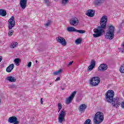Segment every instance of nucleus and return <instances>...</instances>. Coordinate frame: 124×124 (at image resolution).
Wrapping results in <instances>:
<instances>
[{
    "instance_id": "30",
    "label": "nucleus",
    "mask_w": 124,
    "mask_h": 124,
    "mask_svg": "<svg viewBox=\"0 0 124 124\" xmlns=\"http://www.w3.org/2000/svg\"><path fill=\"white\" fill-rule=\"evenodd\" d=\"M58 113L60 112V111L62 109V104L60 103H59L58 104Z\"/></svg>"
},
{
    "instance_id": "28",
    "label": "nucleus",
    "mask_w": 124,
    "mask_h": 124,
    "mask_svg": "<svg viewBox=\"0 0 124 124\" xmlns=\"http://www.w3.org/2000/svg\"><path fill=\"white\" fill-rule=\"evenodd\" d=\"M14 32V30H10L8 33V36H12Z\"/></svg>"
},
{
    "instance_id": "31",
    "label": "nucleus",
    "mask_w": 124,
    "mask_h": 124,
    "mask_svg": "<svg viewBox=\"0 0 124 124\" xmlns=\"http://www.w3.org/2000/svg\"><path fill=\"white\" fill-rule=\"evenodd\" d=\"M91 122H92L91 119H88L84 122V123L83 124H92V123H91Z\"/></svg>"
},
{
    "instance_id": "9",
    "label": "nucleus",
    "mask_w": 124,
    "mask_h": 124,
    "mask_svg": "<svg viewBox=\"0 0 124 124\" xmlns=\"http://www.w3.org/2000/svg\"><path fill=\"white\" fill-rule=\"evenodd\" d=\"M56 40L57 42L60 43L62 46H66V41L63 37L58 36L56 37Z\"/></svg>"
},
{
    "instance_id": "41",
    "label": "nucleus",
    "mask_w": 124,
    "mask_h": 124,
    "mask_svg": "<svg viewBox=\"0 0 124 124\" xmlns=\"http://www.w3.org/2000/svg\"><path fill=\"white\" fill-rule=\"evenodd\" d=\"M41 104H43V99L42 98H41Z\"/></svg>"
},
{
    "instance_id": "23",
    "label": "nucleus",
    "mask_w": 124,
    "mask_h": 124,
    "mask_svg": "<svg viewBox=\"0 0 124 124\" xmlns=\"http://www.w3.org/2000/svg\"><path fill=\"white\" fill-rule=\"evenodd\" d=\"M15 63H16V65H19V63H20V62H21V59L19 58H16L14 61Z\"/></svg>"
},
{
    "instance_id": "14",
    "label": "nucleus",
    "mask_w": 124,
    "mask_h": 124,
    "mask_svg": "<svg viewBox=\"0 0 124 124\" xmlns=\"http://www.w3.org/2000/svg\"><path fill=\"white\" fill-rule=\"evenodd\" d=\"M95 12L93 10L89 9L86 11V15L88 16V17H93L94 16V14Z\"/></svg>"
},
{
    "instance_id": "22",
    "label": "nucleus",
    "mask_w": 124,
    "mask_h": 124,
    "mask_svg": "<svg viewBox=\"0 0 124 124\" xmlns=\"http://www.w3.org/2000/svg\"><path fill=\"white\" fill-rule=\"evenodd\" d=\"M69 2V0H62L61 4L62 6H65Z\"/></svg>"
},
{
    "instance_id": "43",
    "label": "nucleus",
    "mask_w": 124,
    "mask_h": 124,
    "mask_svg": "<svg viewBox=\"0 0 124 124\" xmlns=\"http://www.w3.org/2000/svg\"><path fill=\"white\" fill-rule=\"evenodd\" d=\"M62 91H64V88H62Z\"/></svg>"
},
{
    "instance_id": "35",
    "label": "nucleus",
    "mask_w": 124,
    "mask_h": 124,
    "mask_svg": "<svg viewBox=\"0 0 124 124\" xmlns=\"http://www.w3.org/2000/svg\"><path fill=\"white\" fill-rule=\"evenodd\" d=\"M121 107L123 109H124V101L121 103Z\"/></svg>"
},
{
    "instance_id": "5",
    "label": "nucleus",
    "mask_w": 124,
    "mask_h": 124,
    "mask_svg": "<svg viewBox=\"0 0 124 124\" xmlns=\"http://www.w3.org/2000/svg\"><path fill=\"white\" fill-rule=\"evenodd\" d=\"M99 83H100V78H99V77H94L90 79V84L92 87L98 86Z\"/></svg>"
},
{
    "instance_id": "16",
    "label": "nucleus",
    "mask_w": 124,
    "mask_h": 124,
    "mask_svg": "<svg viewBox=\"0 0 124 124\" xmlns=\"http://www.w3.org/2000/svg\"><path fill=\"white\" fill-rule=\"evenodd\" d=\"M86 109H87V105L82 104L79 106V112H81V113H83V112H85Z\"/></svg>"
},
{
    "instance_id": "25",
    "label": "nucleus",
    "mask_w": 124,
    "mask_h": 124,
    "mask_svg": "<svg viewBox=\"0 0 124 124\" xmlns=\"http://www.w3.org/2000/svg\"><path fill=\"white\" fill-rule=\"evenodd\" d=\"M62 72V69H60L59 70L56 71L53 73V75L57 76L61 74Z\"/></svg>"
},
{
    "instance_id": "44",
    "label": "nucleus",
    "mask_w": 124,
    "mask_h": 124,
    "mask_svg": "<svg viewBox=\"0 0 124 124\" xmlns=\"http://www.w3.org/2000/svg\"><path fill=\"white\" fill-rule=\"evenodd\" d=\"M36 62H37V61H36Z\"/></svg>"
},
{
    "instance_id": "32",
    "label": "nucleus",
    "mask_w": 124,
    "mask_h": 124,
    "mask_svg": "<svg viewBox=\"0 0 124 124\" xmlns=\"http://www.w3.org/2000/svg\"><path fill=\"white\" fill-rule=\"evenodd\" d=\"M51 25V21H48L46 23V24H45V27L46 28H47V27H49Z\"/></svg>"
},
{
    "instance_id": "33",
    "label": "nucleus",
    "mask_w": 124,
    "mask_h": 124,
    "mask_svg": "<svg viewBox=\"0 0 124 124\" xmlns=\"http://www.w3.org/2000/svg\"><path fill=\"white\" fill-rule=\"evenodd\" d=\"M16 85L15 84H12L9 86L10 89H16Z\"/></svg>"
},
{
    "instance_id": "13",
    "label": "nucleus",
    "mask_w": 124,
    "mask_h": 124,
    "mask_svg": "<svg viewBox=\"0 0 124 124\" xmlns=\"http://www.w3.org/2000/svg\"><path fill=\"white\" fill-rule=\"evenodd\" d=\"M95 66V61L93 60L91 61V64L89 66L87 70L88 71H92Z\"/></svg>"
},
{
    "instance_id": "1",
    "label": "nucleus",
    "mask_w": 124,
    "mask_h": 124,
    "mask_svg": "<svg viewBox=\"0 0 124 124\" xmlns=\"http://www.w3.org/2000/svg\"><path fill=\"white\" fill-rule=\"evenodd\" d=\"M107 21H108V17L106 16H103L100 21V26L97 28L93 30L95 33L93 34V37H99L102 35L103 32H105V29H106V25H107Z\"/></svg>"
},
{
    "instance_id": "10",
    "label": "nucleus",
    "mask_w": 124,
    "mask_h": 124,
    "mask_svg": "<svg viewBox=\"0 0 124 124\" xmlns=\"http://www.w3.org/2000/svg\"><path fill=\"white\" fill-rule=\"evenodd\" d=\"M8 122L10 124H20V122L18 121V118L15 116L10 117L8 119Z\"/></svg>"
},
{
    "instance_id": "39",
    "label": "nucleus",
    "mask_w": 124,
    "mask_h": 124,
    "mask_svg": "<svg viewBox=\"0 0 124 124\" xmlns=\"http://www.w3.org/2000/svg\"><path fill=\"white\" fill-rule=\"evenodd\" d=\"M61 78L60 77H58L55 80V82H57V81H60Z\"/></svg>"
},
{
    "instance_id": "6",
    "label": "nucleus",
    "mask_w": 124,
    "mask_h": 124,
    "mask_svg": "<svg viewBox=\"0 0 124 124\" xmlns=\"http://www.w3.org/2000/svg\"><path fill=\"white\" fill-rule=\"evenodd\" d=\"M66 115V113L65 112V110H64V109H62L58 117V123H59V124H62V122H64L65 121L64 118H65Z\"/></svg>"
},
{
    "instance_id": "8",
    "label": "nucleus",
    "mask_w": 124,
    "mask_h": 124,
    "mask_svg": "<svg viewBox=\"0 0 124 124\" xmlns=\"http://www.w3.org/2000/svg\"><path fill=\"white\" fill-rule=\"evenodd\" d=\"M8 29L12 30V28L15 27V17L12 16L8 20Z\"/></svg>"
},
{
    "instance_id": "11",
    "label": "nucleus",
    "mask_w": 124,
    "mask_h": 124,
    "mask_svg": "<svg viewBox=\"0 0 124 124\" xmlns=\"http://www.w3.org/2000/svg\"><path fill=\"white\" fill-rule=\"evenodd\" d=\"M70 24L72 26H74L76 27V26L78 25V24H79V20L77 17H73L70 19Z\"/></svg>"
},
{
    "instance_id": "26",
    "label": "nucleus",
    "mask_w": 124,
    "mask_h": 124,
    "mask_svg": "<svg viewBox=\"0 0 124 124\" xmlns=\"http://www.w3.org/2000/svg\"><path fill=\"white\" fill-rule=\"evenodd\" d=\"M82 43V39L81 38H78L75 41L76 44H77L78 45L79 44H81Z\"/></svg>"
},
{
    "instance_id": "29",
    "label": "nucleus",
    "mask_w": 124,
    "mask_h": 124,
    "mask_svg": "<svg viewBox=\"0 0 124 124\" xmlns=\"http://www.w3.org/2000/svg\"><path fill=\"white\" fill-rule=\"evenodd\" d=\"M120 71L121 73H124V64L122 65L120 68Z\"/></svg>"
},
{
    "instance_id": "27",
    "label": "nucleus",
    "mask_w": 124,
    "mask_h": 124,
    "mask_svg": "<svg viewBox=\"0 0 124 124\" xmlns=\"http://www.w3.org/2000/svg\"><path fill=\"white\" fill-rule=\"evenodd\" d=\"M76 32H78V33L83 34L85 33V32H86V31L85 30H78L77 29Z\"/></svg>"
},
{
    "instance_id": "40",
    "label": "nucleus",
    "mask_w": 124,
    "mask_h": 124,
    "mask_svg": "<svg viewBox=\"0 0 124 124\" xmlns=\"http://www.w3.org/2000/svg\"><path fill=\"white\" fill-rule=\"evenodd\" d=\"M1 61H2V56H0V62H1Z\"/></svg>"
},
{
    "instance_id": "34",
    "label": "nucleus",
    "mask_w": 124,
    "mask_h": 124,
    "mask_svg": "<svg viewBox=\"0 0 124 124\" xmlns=\"http://www.w3.org/2000/svg\"><path fill=\"white\" fill-rule=\"evenodd\" d=\"M45 2L46 3V4L48 6L50 5V4H51V3H50V1H49V0H45Z\"/></svg>"
},
{
    "instance_id": "3",
    "label": "nucleus",
    "mask_w": 124,
    "mask_h": 124,
    "mask_svg": "<svg viewBox=\"0 0 124 124\" xmlns=\"http://www.w3.org/2000/svg\"><path fill=\"white\" fill-rule=\"evenodd\" d=\"M114 33H115V26H113L111 24L108 25V30L105 36V38L109 39V40H112L115 37Z\"/></svg>"
},
{
    "instance_id": "7",
    "label": "nucleus",
    "mask_w": 124,
    "mask_h": 124,
    "mask_svg": "<svg viewBox=\"0 0 124 124\" xmlns=\"http://www.w3.org/2000/svg\"><path fill=\"white\" fill-rule=\"evenodd\" d=\"M76 93H77V92L76 91H74L72 94H71L70 96H69L67 99H66L65 101V104L67 105H68L72 102V101L73 100V98L75 97V95H76Z\"/></svg>"
},
{
    "instance_id": "42",
    "label": "nucleus",
    "mask_w": 124,
    "mask_h": 124,
    "mask_svg": "<svg viewBox=\"0 0 124 124\" xmlns=\"http://www.w3.org/2000/svg\"><path fill=\"white\" fill-rule=\"evenodd\" d=\"M122 46L124 47V42L122 44Z\"/></svg>"
},
{
    "instance_id": "2",
    "label": "nucleus",
    "mask_w": 124,
    "mask_h": 124,
    "mask_svg": "<svg viewBox=\"0 0 124 124\" xmlns=\"http://www.w3.org/2000/svg\"><path fill=\"white\" fill-rule=\"evenodd\" d=\"M106 99L108 102L111 103L112 102V105L115 108H118L121 105L122 103H121V100L120 98L116 97L114 98V95H115V93L113 90H108L106 93Z\"/></svg>"
},
{
    "instance_id": "19",
    "label": "nucleus",
    "mask_w": 124,
    "mask_h": 124,
    "mask_svg": "<svg viewBox=\"0 0 124 124\" xmlns=\"http://www.w3.org/2000/svg\"><path fill=\"white\" fill-rule=\"evenodd\" d=\"M76 30L74 27H69L67 28V31L69 32H73L74 31L76 32Z\"/></svg>"
},
{
    "instance_id": "36",
    "label": "nucleus",
    "mask_w": 124,
    "mask_h": 124,
    "mask_svg": "<svg viewBox=\"0 0 124 124\" xmlns=\"http://www.w3.org/2000/svg\"><path fill=\"white\" fill-rule=\"evenodd\" d=\"M27 66L31 67V62H29L27 64Z\"/></svg>"
},
{
    "instance_id": "4",
    "label": "nucleus",
    "mask_w": 124,
    "mask_h": 124,
    "mask_svg": "<svg viewBox=\"0 0 124 124\" xmlns=\"http://www.w3.org/2000/svg\"><path fill=\"white\" fill-rule=\"evenodd\" d=\"M104 120V115L101 112H97L93 118V124H101Z\"/></svg>"
},
{
    "instance_id": "12",
    "label": "nucleus",
    "mask_w": 124,
    "mask_h": 124,
    "mask_svg": "<svg viewBox=\"0 0 124 124\" xmlns=\"http://www.w3.org/2000/svg\"><path fill=\"white\" fill-rule=\"evenodd\" d=\"M108 68V66L107 64L105 63H102L100 65V66L98 68V70L99 71H101V72L103 71H105V70H107Z\"/></svg>"
},
{
    "instance_id": "15",
    "label": "nucleus",
    "mask_w": 124,
    "mask_h": 124,
    "mask_svg": "<svg viewBox=\"0 0 124 124\" xmlns=\"http://www.w3.org/2000/svg\"><path fill=\"white\" fill-rule=\"evenodd\" d=\"M28 2V0H20V5L22 9H25L27 7V3Z\"/></svg>"
},
{
    "instance_id": "38",
    "label": "nucleus",
    "mask_w": 124,
    "mask_h": 124,
    "mask_svg": "<svg viewBox=\"0 0 124 124\" xmlns=\"http://www.w3.org/2000/svg\"><path fill=\"white\" fill-rule=\"evenodd\" d=\"M119 49H120V51H121L122 53H124V49L121 48H119Z\"/></svg>"
},
{
    "instance_id": "18",
    "label": "nucleus",
    "mask_w": 124,
    "mask_h": 124,
    "mask_svg": "<svg viewBox=\"0 0 124 124\" xmlns=\"http://www.w3.org/2000/svg\"><path fill=\"white\" fill-rule=\"evenodd\" d=\"M6 79L9 82H16V78H15V77H12V76L8 77Z\"/></svg>"
},
{
    "instance_id": "45",
    "label": "nucleus",
    "mask_w": 124,
    "mask_h": 124,
    "mask_svg": "<svg viewBox=\"0 0 124 124\" xmlns=\"http://www.w3.org/2000/svg\"><path fill=\"white\" fill-rule=\"evenodd\" d=\"M50 85H52V83H50Z\"/></svg>"
},
{
    "instance_id": "21",
    "label": "nucleus",
    "mask_w": 124,
    "mask_h": 124,
    "mask_svg": "<svg viewBox=\"0 0 124 124\" xmlns=\"http://www.w3.org/2000/svg\"><path fill=\"white\" fill-rule=\"evenodd\" d=\"M6 11L3 9H0V16H3L4 17V16H6Z\"/></svg>"
},
{
    "instance_id": "37",
    "label": "nucleus",
    "mask_w": 124,
    "mask_h": 124,
    "mask_svg": "<svg viewBox=\"0 0 124 124\" xmlns=\"http://www.w3.org/2000/svg\"><path fill=\"white\" fill-rule=\"evenodd\" d=\"M72 63H73V61L70 62L68 64V66H70V65H71Z\"/></svg>"
},
{
    "instance_id": "20",
    "label": "nucleus",
    "mask_w": 124,
    "mask_h": 124,
    "mask_svg": "<svg viewBox=\"0 0 124 124\" xmlns=\"http://www.w3.org/2000/svg\"><path fill=\"white\" fill-rule=\"evenodd\" d=\"M104 0H95L94 4L95 5H100L103 3Z\"/></svg>"
},
{
    "instance_id": "24",
    "label": "nucleus",
    "mask_w": 124,
    "mask_h": 124,
    "mask_svg": "<svg viewBox=\"0 0 124 124\" xmlns=\"http://www.w3.org/2000/svg\"><path fill=\"white\" fill-rule=\"evenodd\" d=\"M17 46H18V43L17 42H15V43H13L11 44L10 47V48H15L16 47H17Z\"/></svg>"
},
{
    "instance_id": "17",
    "label": "nucleus",
    "mask_w": 124,
    "mask_h": 124,
    "mask_svg": "<svg viewBox=\"0 0 124 124\" xmlns=\"http://www.w3.org/2000/svg\"><path fill=\"white\" fill-rule=\"evenodd\" d=\"M13 68H14V64H11L6 68V70L7 72H11L13 70Z\"/></svg>"
}]
</instances>
